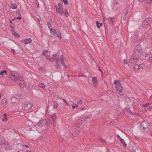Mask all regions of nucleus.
<instances>
[{"mask_svg": "<svg viewBox=\"0 0 152 152\" xmlns=\"http://www.w3.org/2000/svg\"><path fill=\"white\" fill-rule=\"evenodd\" d=\"M10 78L13 81H16L20 80L22 77L19 76L18 73L14 72H12L9 74Z\"/></svg>", "mask_w": 152, "mask_h": 152, "instance_id": "nucleus-1", "label": "nucleus"}, {"mask_svg": "<svg viewBox=\"0 0 152 152\" xmlns=\"http://www.w3.org/2000/svg\"><path fill=\"white\" fill-rule=\"evenodd\" d=\"M141 127L143 131L148 132L149 130L150 125L146 121H143L141 124Z\"/></svg>", "mask_w": 152, "mask_h": 152, "instance_id": "nucleus-2", "label": "nucleus"}, {"mask_svg": "<svg viewBox=\"0 0 152 152\" xmlns=\"http://www.w3.org/2000/svg\"><path fill=\"white\" fill-rule=\"evenodd\" d=\"M139 56L133 54L131 56L129 60V64H135L139 60Z\"/></svg>", "mask_w": 152, "mask_h": 152, "instance_id": "nucleus-3", "label": "nucleus"}, {"mask_svg": "<svg viewBox=\"0 0 152 152\" xmlns=\"http://www.w3.org/2000/svg\"><path fill=\"white\" fill-rule=\"evenodd\" d=\"M20 97V96L18 95H15L11 98L10 102L13 105L17 104L19 102V99Z\"/></svg>", "mask_w": 152, "mask_h": 152, "instance_id": "nucleus-4", "label": "nucleus"}, {"mask_svg": "<svg viewBox=\"0 0 152 152\" xmlns=\"http://www.w3.org/2000/svg\"><path fill=\"white\" fill-rule=\"evenodd\" d=\"M33 106V104L30 102H25L23 106L22 109L25 110H28L31 109Z\"/></svg>", "mask_w": 152, "mask_h": 152, "instance_id": "nucleus-5", "label": "nucleus"}, {"mask_svg": "<svg viewBox=\"0 0 152 152\" xmlns=\"http://www.w3.org/2000/svg\"><path fill=\"white\" fill-rule=\"evenodd\" d=\"M142 50V48L140 45H138L136 46L135 49L134 50V54L138 56L140 55V53L141 52Z\"/></svg>", "mask_w": 152, "mask_h": 152, "instance_id": "nucleus-6", "label": "nucleus"}, {"mask_svg": "<svg viewBox=\"0 0 152 152\" xmlns=\"http://www.w3.org/2000/svg\"><path fill=\"white\" fill-rule=\"evenodd\" d=\"M18 85L20 87L23 88L25 87L26 84L25 83V81L23 77L20 79V80L18 81Z\"/></svg>", "mask_w": 152, "mask_h": 152, "instance_id": "nucleus-7", "label": "nucleus"}, {"mask_svg": "<svg viewBox=\"0 0 152 152\" xmlns=\"http://www.w3.org/2000/svg\"><path fill=\"white\" fill-rule=\"evenodd\" d=\"M64 59L63 56L62 55H61L59 56V58L56 62L59 63H60L63 66L66 67V65L64 62Z\"/></svg>", "mask_w": 152, "mask_h": 152, "instance_id": "nucleus-8", "label": "nucleus"}, {"mask_svg": "<svg viewBox=\"0 0 152 152\" xmlns=\"http://www.w3.org/2000/svg\"><path fill=\"white\" fill-rule=\"evenodd\" d=\"M59 53H57L56 54L53 55L52 57V61L54 60L56 62L59 57Z\"/></svg>", "mask_w": 152, "mask_h": 152, "instance_id": "nucleus-9", "label": "nucleus"}, {"mask_svg": "<svg viewBox=\"0 0 152 152\" xmlns=\"http://www.w3.org/2000/svg\"><path fill=\"white\" fill-rule=\"evenodd\" d=\"M116 89L119 92H122L123 91V87L121 83H119L116 86Z\"/></svg>", "mask_w": 152, "mask_h": 152, "instance_id": "nucleus-10", "label": "nucleus"}, {"mask_svg": "<svg viewBox=\"0 0 152 152\" xmlns=\"http://www.w3.org/2000/svg\"><path fill=\"white\" fill-rule=\"evenodd\" d=\"M145 21L147 22L148 24V26H150L152 23V18L150 17L147 18L145 20Z\"/></svg>", "mask_w": 152, "mask_h": 152, "instance_id": "nucleus-11", "label": "nucleus"}, {"mask_svg": "<svg viewBox=\"0 0 152 152\" xmlns=\"http://www.w3.org/2000/svg\"><path fill=\"white\" fill-rule=\"evenodd\" d=\"M45 120H40L38 122V123L36 125L38 127H42L43 126V122H44V123H45Z\"/></svg>", "mask_w": 152, "mask_h": 152, "instance_id": "nucleus-12", "label": "nucleus"}, {"mask_svg": "<svg viewBox=\"0 0 152 152\" xmlns=\"http://www.w3.org/2000/svg\"><path fill=\"white\" fill-rule=\"evenodd\" d=\"M138 36L137 34L132 37V41L133 42H136L138 41Z\"/></svg>", "mask_w": 152, "mask_h": 152, "instance_id": "nucleus-13", "label": "nucleus"}, {"mask_svg": "<svg viewBox=\"0 0 152 152\" xmlns=\"http://www.w3.org/2000/svg\"><path fill=\"white\" fill-rule=\"evenodd\" d=\"M132 150L134 151V152H142V151L140 148L137 146H134L132 148Z\"/></svg>", "mask_w": 152, "mask_h": 152, "instance_id": "nucleus-14", "label": "nucleus"}, {"mask_svg": "<svg viewBox=\"0 0 152 152\" xmlns=\"http://www.w3.org/2000/svg\"><path fill=\"white\" fill-rule=\"evenodd\" d=\"M22 42H24L25 44H27L31 42L32 40L30 38L25 39L21 40Z\"/></svg>", "mask_w": 152, "mask_h": 152, "instance_id": "nucleus-15", "label": "nucleus"}, {"mask_svg": "<svg viewBox=\"0 0 152 152\" xmlns=\"http://www.w3.org/2000/svg\"><path fill=\"white\" fill-rule=\"evenodd\" d=\"M11 31H12V34L15 37L18 38H19L20 37V35L18 33L15 32L14 29H12Z\"/></svg>", "mask_w": 152, "mask_h": 152, "instance_id": "nucleus-16", "label": "nucleus"}, {"mask_svg": "<svg viewBox=\"0 0 152 152\" xmlns=\"http://www.w3.org/2000/svg\"><path fill=\"white\" fill-rule=\"evenodd\" d=\"M113 9L114 10H116L117 9L119 6V5L118 4L117 2L114 3L113 4Z\"/></svg>", "mask_w": 152, "mask_h": 152, "instance_id": "nucleus-17", "label": "nucleus"}, {"mask_svg": "<svg viewBox=\"0 0 152 152\" xmlns=\"http://www.w3.org/2000/svg\"><path fill=\"white\" fill-rule=\"evenodd\" d=\"M7 100L5 98L3 99H2L1 100V105L3 107L4 106L7 104Z\"/></svg>", "mask_w": 152, "mask_h": 152, "instance_id": "nucleus-18", "label": "nucleus"}, {"mask_svg": "<svg viewBox=\"0 0 152 152\" xmlns=\"http://www.w3.org/2000/svg\"><path fill=\"white\" fill-rule=\"evenodd\" d=\"M140 69V67L138 64H136L134 66V67L133 71L136 72H137L139 69Z\"/></svg>", "mask_w": 152, "mask_h": 152, "instance_id": "nucleus-19", "label": "nucleus"}, {"mask_svg": "<svg viewBox=\"0 0 152 152\" xmlns=\"http://www.w3.org/2000/svg\"><path fill=\"white\" fill-rule=\"evenodd\" d=\"M92 81L93 82L94 85L96 86L97 84V78L96 77H94L92 78Z\"/></svg>", "mask_w": 152, "mask_h": 152, "instance_id": "nucleus-20", "label": "nucleus"}, {"mask_svg": "<svg viewBox=\"0 0 152 152\" xmlns=\"http://www.w3.org/2000/svg\"><path fill=\"white\" fill-rule=\"evenodd\" d=\"M50 31L51 34L53 36H55L56 34L57 33L56 32V31L54 29H52L50 30Z\"/></svg>", "mask_w": 152, "mask_h": 152, "instance_id": "nucleus-21", "label": "nucleus"}, {"mask_svg": "<svg viewBox=\"0 0 152 152\" xmlns=\"http://www.w3.org/2000/svg\"><path fill=\"white\" fill-rule=\"evenodd\" d=\"M108 19L110 21L112 24H113L115 21V18L113 17H109L108 18Z\"/></svg>", "mask_w": 152, "mask_h": 152, "instance_id": "nucleus-22", "label": "nucleus"}, {"mask_svg": "<svg viewBox=\"0 0 152 152\" xmlns=\"http://www.w3.org/2000/svg\"><path fill=\"white\" fill-rule=\"evenodd\" d=\"M50 117L53 119V122L54 123L56 119V113H54L51 115L50 116Z\"/></svg>", "mask_w": 152, "mask_h": 152, "instance_id": "nucleus-23", "label": "nucleus"}, {"mask_svg": "<svg viewBox=\"0 0 152 152\" xmlns=\"http://www.w3.org/2000/svg\"><path fill=\"white\" fill-rule=\"evenodd\" d=\"M57 12L59 13L60 15H62L64 13L63 10L62 9H58Z\"/></svg>", "mask_w": 152, "mask_h": 152, "instance_id": "nucleus-24", "label": "nucleus"}, {"mask_svg": "<svg viewBox=\"0 0 152 152\" xmlns=\"http://www.w3.org/2000/svg\"><path fill=\"white\" fill-rule=\"evenodd\" d=\"M82 124V122L81 120H80V119H78L75 124L78 126H80Z\"/></svg>", "mask_w": 152, "mask_h": 152, "instance_id": "nucleus-25", "label": "nucleus"}, {"mask_svg": "<svg viewBox=\"0 0 152 152\" xmlns=\"http://www.w3.org/2000/svg\"><path fill=\"white\" fill-rule=\"evenodd\" d=\"M142 26L144 27H145L147 26H148V24L147 22H146V21H145V20H144L142 23Z\"/></svg>", "mask_w": 152, "mask_h": 152, "instance_id": "nucleus-26", "label": "nucleus"}, {"mask_svg": "<svg viewBox=\"0 0 152 152\" xmlns=\"http://www.w3.org/2000/svg\"><path fill=\"white\" fill-rule=\"evenodd\" d=\"M53 107L55 108H56L58 107V104L56 102H54L53 103Z\"/></svg>", "mask_w": 152, "mask_h": 152, "instance_id": "nucleus-27", "label": "nucleus"}, {"mask_svg": "<svg viewBox=\"0 0 152 152\" xmlns=\"http://www.w3.org/2000/svg\"><path fill=\"white\" fill-rule=\"evenodd\" d=\"M55 36L58 37L60 39L62 38L61 34L60 32H58L56 34Z\"/></svg>", "mask_w": 152, "mask_h": 152, "instance_id": "nucleus-28", "label": "nucleus"}, {"mask_svg": "<svg viewBox=\"0 0 152 152\" xmlns=\"http://www.w3.org/2000/svg\"><path fill=\"white\" fill-rule=\"evenodd\" d=\"M55 66L56 68L59 69L60 68L61 66L59 64V63L56 62Z\"/></svg>", "mask_w": 152, "mask_h": 152, "instance_id": "nucleus-29", "label": "nucleus"}, {"mask_svg": "<svg viewBox=\"0 0 152 152\" xmlns=\"http://www.w3.org/2000/svg\"><path fill=\"white\" fill-rule=\"evenodd\" d=\"M39 86L42 88H44L45 87V85L43 83H40L39 85Z\"/></svg>", "mask_w": 152, "mask_h": 152, "instance_id": "nucleus-30", "label": "nucleus"}, {"mask_svg": "<svg viewBox=\"0 0 152 152\" xmlns=\"http://www.w3.org/2000/svg\"><path fill=\"white\" fill-rule=\"evenodd\" d=\"M17 6L16 4H14L12 6H11V8L15 9L17 8Z\"/></svg>", "mask_w": 152, "mask_h": 152, "instance_id": "nucleus-31", "label": "nucleus"}, {"mask_svg": "<svg viewBox=\"0 0 152 152\" xmlns=\"http://www.w3.org/2000/svg\"><path fill=\"white\" fill-rule=\"evenodd\" d=\"M121 142L122 144L123 145L124 147H126V143L125 142L124 140V141H122V140L121 141Z\"/></svg>", "mask_w": 152, "mask_h": 152, "instance_id": "nucleus-32", "label": "nucleus"}, {"mask_svg": "<svg viewBox=\"0 0 152 152\" xmlns=\"http://www.w3.org/2000/svg\"><path fill=\"white\" fill-rule=\"evenodd\" d=\"M5 148L6 150L8 151L11 150L12 149L11 147L10 146H7Z\"/></svg>", "mask_w": 152, "mask_h": 152, "instance_id": "nucleus-33", "label": "nucleus"}, {"mask_svg": "<svg viewBox=\"0 0 152 152\" xmlns=\"http://www.w3.org/2000/svg\"><path fill=\"white\" fill-rule=\"evenodd\" d=\"M119 83H120L119 80H115L114 81L113 83L115 85H117Z\"/></svg>", "mask_w": 152, "mask_h": 152, "instance_id": "nucleus-34", "label": "nucleus"}, {"mask_svg": "<svg viewBox=\"0 0 152 152\" xmlns=\"http://www.w3.org/2000/svg\"><path fill=\"white\" fill-rule=\"evenodd\" d=\"M15 132V131L14 129H12L11 130H10L8 131V133H9V134H10L11 133H13Z\"/></svg>", "mask_w": 152, "mask_h": 152, "instance_id": "nucleus-35", "label": "nucleus"}, {"mask_svg": "<svg viewBox=\"0 0 152 152\" xmlns=\"http://www.w3.org/2000/svg\"><path fill=\"white\" fill-rule=\"evenodd\" d=\"M47 25L48 26V27L50 30H51V29H52V26L51 25V24L50 23H48L47 24Z\"/></svg>", "mask_w": 152, "mask_h": 152, "instance_id": "nucleus-36", "label": "nucleus"}, {"mask_svg": "<svg viewBox=\"0 0 152 152\" xmlns=\"http://www.w3.org/2000/svg\"><path fill=\"white\" fill-rule=\"evenodd\" d=\"M45 56L46 57V58L48 59L49 60V61H52V58H50L47 55H45Z\"/></svg>", "mask_w": 152, "mask_h": 152, "instance_id": "nucleus-37", "label": "nucleus"}, {"mask_svg": "<svg viewBox=\"0 0 152 152\" xmlns=\"http://www.w3.org/2000/svg\"><path fill=\"white\" fill-rule=\"evenodd\" d=\"M124 64H126L127 65H128V66L129 65V64H128V61L127 59H124Z\"/></svg>", "mask_w": 152, "mask_h": 152, "instance_id": "nucleus-38", "label": "nucleus"}, {"mask_svg": "<svg viewBox=\"0 0 152 152\" xmlns=\"http://www.w3.org/2000/svg\"><path fill=\"white\" fill-rule=\"evenodd\" d=\"M116 137L118 138L121 141L122 140V141H124V139H122V138H121L120 137L118 134L116 135Z\"/></svg>", "mask_w": 152, "mask_h": 152, "instance_id": "nucleus-39", "label": "nucleus"}, {"mask_svg": "<svg viewBox=\"0 0 152 152\" xmlns=\"http://www.w3.org/2000/svg\"><path fill=\"white\" fill-rule=\"evenodd\" d=\"M96 23L97 24V26L98 28H100V26H99L100 23L98 21H96Z\"/></svg>", "mask_w": 152, "mask_h": 152, "instance_id": "nucleus-40", "label": "nucleus"}, {"mask_svg": "<svg viewBox=\"0 0 152 152\" xmlns=\"http://www.w3.org/2000/svg\"><path fill=\"white\" fill-rule=\"evenodd\" d=\"M149 60L150 62L152 63V55L151 54L149 56Z\"/></svg>", "mask_w": 152, "mask_h": 152, "instance_id": "nucleus-41", "label": "nucleus"}, {"mask_svg": "<svg viewBox=\"0 0 152 152\" xmlns=\"http://www.w3.org/2000/svg\"><path fill=\"white\" fill-rule=\"evenodd\" d=\"M80 120L82 121V123L83 122H84L86 120V118H85L84 117L80 119Z\"/></svg>", "mask_w": 152, "mask_h": 152, "instance_id": "nucleus-42", "label": "nucleus"}, {"mask_svg": "<svg viewBox=\"0 0 152 152\" xmlns=\"http://www.w3.org/2000/svg\"><path fill=\"white\" fill-rule=\"evenodd\" d=\"M48 52V50H45L43 51V54L45 56V55H46L45 54V53H47Z\"/></svg>", "mask_w": 152, "mask_h": 152, "instance_id": "nucleus-43", "label": "nucleus"}, {"mask_svg": "<svg viewBox=\"0 0 152 152\" xmlns=\"http://www.w3.org/2000/svg\"><path fill=\"white\" fill-rule=\"evenodd\" d=\"M63 1L65 5H67L68 4V2L67 0H63Z\"/></svg>", "mask_w": 152, "mask_h": 152, "instance_id": "nucleus-44", "label": "nucleus"}, {"mask_svg": "<svg viewBox=\"0 0 152 152\" xmlns=\"http://www.w3.org/2000/svg\"><path fill=\"white\" fill-rule=\"evenodd\" d=\"M84 117H85V118H86V120L87 119H90L91 118V115H88V116H87Z\"/></svg>", "mask_w": 152, "mask_h": 152, "instance_id": "nucleus-45", "label": "nucleus"}, {"mask_svg": "<svg viewBox=\"0 0 152 152\" xmlns=\"http://www.w3.org/2000/svg\"><path fill=\"white\" fill-rule=\"evenodd\" d=\"M7 121V117H4L2 119L3 122H6Z\"/></svg>", "mask_w": 152, "mask_h": 152, "instance_id": "nucleus-46", "label": "nucleus"}, {"mask_svg": "<svg viewBox=\"0 0 152 152\" xmlns=\"http://www.w3.org/2000/svg\"><path fill=\"white\" fill-rule=\"evenodd\" d=\"M65 15L66 17H68L69 15V14L67 11V10H66V12H65Z\"/></svg>", "mask_w": 152, "mask_h": 152, "instance_id": "nucleus-47", "label": "nucleus"}, {"mask_svg": "<svg viewBox=\"0 0 152 152\" xmlns=\"http://www.w3.org/2000/svg\"><path fill=\"white\" fill-rule=\"evenodd\" d=\"M35 16L36 17L37 19H39V16L38 15V14L37 13H35L34 14Z\"/></svg>", "mask_w": 152, "mask_h": 152, "instance_id": "nucleus-48", "label": "nucleus"}, {"mask_svg": "<svg viewBox=\"0 0 152 152\" xmlns=\"http://www.w3.org/2000/svg\"><path fill=\"white\" fill-rule=\"evenodd\" d=\"M150 104H149V103L146 104H145V105H144L143 106V107H147L148 106H150Z\"/></svg>", "mask_w": 152, "mask_h": 152, "instance_id": "nucleus-49", "label": "nucleus"}, {"mask_svg": "<svg viewBox=\"0 0 152 152\" xmlns=\"http://www.w3.org/2000/svg\"><path fill=\"white\" fill-rule=\"evenodd\" d=\"M139 66L140 67V68H142L144 67V65L143 64H139Z\"/></svg>", "mask_w": 152, "mask_h": 152, "instance_id": "nucleus-50", "label": "nucleus"}, {"mask_svg": "<svg viewBox=\"0 0 152 152\" xmlns=\"http://www.w3.org/2000/svg\"><path fill=\"white\" fill-rule=\"evenodd\" d=\"M142 111L145 113L147 112V110L145 107L142 109Z\"/></svg>", "mask_w": 152, "mask_h": 152, "instance_id": "nucleus-51", "label": "nucleus"}, {"mask_svg": "<svg viewBox=\"0 0 152 152\" xmlns=\"http://www.w3.org/2000/svg\"><path fill=\"white\" fill-rule=\"evenodd\" d=\"M11 50L12 52L13 53L14 55H15V50H14L13 49H11Z\"/></svg>", "mask_w": 152, "mask_h": 152, "instance_id": "nucleus-52", "label": "nucleus"}, {"mask_svg": "<svg viewBox=\"0 0 152 152\" xmlns=\"http://www.w3.org/2000/svg\"><path fill=\"white\" fill-rule=\"evenodd\" d=\"M148 3L151 4L152 2V0H146Z\"/></svg>", "mask_w": 152, "mask_h": 152, "instance_id": "nucleus-53", "label": "nucleus"}, {"mask_svg": "<svg viewBox=\"0 0 152 152\" xmlns=\"http://www.w3.org/2000/svg\"><path fill=\"white\" fill-rule=\"evenodd\" d=\"M78 104H83V102H82V100H80L78 102Z\"/></svg>", "mask_w": 152, "mask_h": 152, "instance_id": "nucleus-54", "label": "nucleus"}, {"mask_svg": "<svg viewBox=\"0 0 152 152\" xmlns=\"http://www.w3.org/2000/svg\"><path fill=\"white\" fill-rule=\"evenodd\" d=\"M21 145L23 147H27L28 148L29 147V146L28 145H22V144H21Z\"/></svg>", "mask_w": 152, "mask_h": 152, "instance_id": "nucleus-55", "label": "nucleus"}, {"mask_svg": "<svg viewBox=\"0 0 152 152\" xmlns=\"http://www.w3.org/2000/svg\"><path fill=\"white\" fill-rule=\"evenodd\" d=\"M126 111L128 112L129 113L130 112V110L129 108H126Z\"/></svg>", "mask_w": 152, "mask_h": 152, "instance_id": "nucleus-56", "label": "nucleus"}, {"mask_svg": "<svg viewBox=\"0 0 152 152\" xmlns=\"http://www.w3.org/2000/svg\"><path fill=\"white\" fill-rule=\"evenodd\" d=\"M121 92L120 93V95H121V96H123L124 95V93L123 92Z\"/></svg>", "mask_w": 152, "mask_h": 152, "instance_id": "nucleus-57", "label": "nucleus"}, {"mask_svg": "<svg viewBox=\"0 0 152 152\" xmlns=\"http://www.w3.org/2000/svg\"><path fill=\"white\" fill-rule=\"evenodd\" d=\"M128 11H129V10H128L126 11V14H125L126 16H125V19H125H125H126V15H127V14H128Z\"/></svg>", "mask_w": 152, "mask_h": 152, "instance_id": "nucleus-58", "label": "nucleus"}, {"mask_svg": "<svg viewBox=\"0 0 152 152\" xmlns=\"http://www.w3.org/2000/svg\"><path fill=\"white\" fill-rule=\"evenodd\" d=\"M55 8L56 9V11H57V10H58V9H59V8H58V7L56 5L55 6Z\"/></svg>", "mask_w": 152, "mask_h": 152, "instance_id": "nucleus-59", "label": "nucleus"}, {"mask_svg": "<svg viewBox=\"0 0 152 152\" xmlns=\"http://www.w3.org/2000/svg\"><path fill=\"white\" fill-rule=\"evenodd\" d=\"M35 3L37 4H38V3H39L38 1L37 0H36L35 1Z\"/></svg>", "mask_w": 152, "mask_h": 152, "instance_id": "nucleus-60", "label": "nucleus"}, {"mask_svg": "<svg viewBox=\"0 0 152 152\" xmlns=\"http://www.w3.org/2000/svg\"><path fill=\"white\" fill-rule=\"evenodd\" d=\"M3 115L4 116V117H6L7 116V115L6 113H4L3 114Z\"/></svg>", "mask_w": 152, "mask_h": 152, "instance_id": "nucleus-61", "label": "nucleus"}, {"mask_svg": "<svg viewBox=\"0 0 152 152\" xmlns=\"http://www.w3.org/2000/svg\"><path fill=\"white\" fill-rule=\"evenodd\" d=\"M58 6L59 7H60L61 6V3H58Z\"/></svg>", "mask_w": 152, "mask_h": 152, "instance_id": "nucleus-62", "label": "nucleus"}, {"mask_svg": "<svg viewBox=\"0 0 152 152\" xmlns=\"http://www.w3.org/2000/svg\"><path fill=\"white\" fill-rule=\"evenodd\" d=\"M80 110H81L83 111V110H85V109L84 108H81Z\"/></svg>", "mask_w": 152, "mask_h": 152, "instance_id": "nucleus-63", "label": "nucleus"}, {"mask_svg": "<svg viewBox=\"0 0 152 152\" xmlns=\"http://www.w3.org/2000/svg\"><path fill=\"white\" fill-rule=\"evenodd\" d=\"M21 17H17L16 19H21Z\"/></svg>", "mask_w": 152, "mask_h": 152, "instance_id": "nucleus-64", "label": "nucleus"}]
</instances>
